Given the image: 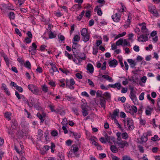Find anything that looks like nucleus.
Here are the masks:
<instances>
[{"instance_id": "1", "label": "nucleus", "mask_w": 160, "mask_h": 160, "mask_svg": "<svg viewBox=\"0 0 160 160\" xmlns=\"http://www.w3.org/2000/svg\"><path fill=\"white\" fill-rule=\"evenodd\" d=\"M123 122L125 128L127 130L132 131L134 129L133 122L132 119L128 118Z\"/></svg>"}, {"instance_id": "2", "label": "nucleus", "mask_w": 160, "mask_h": 160, "mask_svg": "<svg viewBox=\"0 0 160 160\" xmlns=\"http://www.w3.org/2000/svg\"><path fill=\"white\" fill-rule=\"evenodd\" d=\"M81 34L82 36V40L84 42H86L89 41L90 36L86 28H85L82 29Z\"/></svg>"}, {"instance_id": "3", "label": "nucleus", "mask_w": 160, "mask_h": 160, "mask_svg": "<svg viewBox=\"0 0 160 160\" xmlns=\"http://www.w3.org/2000/svg\"><path fill=\"white\" fill-rule=\"evenodd\" d=\"M28 88L33 93L35 94H38L39 92L38 88L33 84L28 85Z\"/></svg>"}, {"instance_id": "4", "label": "nucleus", "mask_w": 160, "mask_h": 160, "mask_svg": "<svg viewBox=\"0 0 160 160\" xmlns=\"http://www.w3.org/2000/svg\"><path fill=\"white\" fill-rule=\"evenodd\" d=\"M130 97L135 104L138 103V99L135 94L133 88L130 89Z\"/></svg>"}, {"instance_id": "5", "label": "nucleus", "mask_w": 160, "mask_h": 160, "mask_svg": "<svg viewBox=\"0 0 160 160\" xmlns=\"http://www.w3.org/2000/svg\"><path fill=\"white\" fill-rule=\"evenodd\" d=\"M66 87L68 88L71 89H73L74 88L73 85L75 84V82L72 78L71 79L70 81L68 79L66 80Z\"/></svg>"}, {"instance_id": "6", "label": "nucleus", "mask_w": 160, "mask_h": 160, "mask_svg": "<svg viewBox=\"0 0 160 160\" xmlns=\"http://www.w3.org/2000/svg\"><path fill=\"white\" fill-rule=\"evenodd\" d=\"M76 52H77L73 54L75 57L78 58L82 60L85 59V54L84 53L80 52L79 50H78Z\"/></svg>"}, {"instance_id": "7", "label": "nucleus", "mask_w": 160, "mask_h": 160, "mask_svg": "<svg viewBox=\"0 0 160 160\" xmlns=\"http://www.w3.org/2000/svg\"><path fill=\"white\" fill-rule=\"evenodd\" d=\"M115 143L118 145V146L120 148H123L126 146L128 145V143L125 141H121L120 142H117Z\"/></svg>"}, {"instance_id": "8", "label": "nucleus", "mask_w": 160, "mask_h": 160, "mask_svg": "<svg viewBox=\"0 0 160 160\" xmlns=\"http://www.w3.org/2000/svg\"><path fill=\"white\" fill-rule=\"evenodd\" d=\"M143 34L138 37V40L140 42H145L148 40V36Z\"/></svg>"}, {"instance_id": "9", "label": "nucleus", "mask_w": 160, "mask_h": 160, "mask_svg": "<svg viewBox=\"0 0 160 160\" xmlns=\"http://www.w3.org/2000/svg\"><path fill=\"white\" fill-rule=\"evenodd\" d=\"M119 112V111L118 109H116L113 111L112 114L111 113L110 115L111 119H114V120H115V119H116V117L118 116V115Z\"/></svg>"}, {"instance_id": "10", "label": "nucleus", "mask_w": 160, "mask_h": 160, "mask_svg": "<svg viewBox=\"0 0 160 160\" xmlns=\"http://www.w3.org/2000/svg\"><path fill=\"white\" fill-rule=\"evenodd\" d=\"M121 17L120 15L118 13H116L115 14L113 15L112 16V19L114 22H118L120 20Z\"/></svg>"}, {"instance_id": "11", "label": "nucleus", "mask_w": 160, "mask_h": 160, "mask_svg": "<svg viewBox=\"0 0 160 160\" xmlns=\"http://www.w3.org/2000/svg\"><path fill=\"white\" fill-rule=\"evenodd\" d=\"M49 147L48 145L44 146L42 148H40L41 153L42 154H44L49 149Z\"/></svg>"}, {"instance_id": "12", "label": "nucleus", "mask_w": 160, "mask_h": 160, "mask_svg": "<svg viewBox=\"0 0 160 160\" xmlns=\"http://www.w3.org/2000/svg\"><path fill=\"white\" fill-rule=\"evenodd\" d=\"M141 30L142 33L145 34L146 35H149V33L148 30L146 28V26L144 24H142L141 25Z\"/></svg>"}, {"instance_id": "13", "label": "nucleus", "mask_w": 160, "mask_h": 160, "mask_svg": "<svg viewBox=\"0 0 160 160\" xmlns=\"http://www.w3.org/2000/svg\"><path fill=\"white\" fill-rule=\"evenodd\" d=\"M108 86L112 88H117L118 90L120 89L122 87L121 84L119 82L113 84H109L108 85Z\"/></svg>"}, {"instance_id": "14", "label": "nucleus", "mask_w": 160, "mask_h": 160, "mask_svg": "<svg viewBox=\"0 0 160 160\" xmlns=\"http://www.w3.org/2000/svg\"><path fill=\"white\" fill-rule=\"evenodd\" d=\"M100 104L102 107L104 109L105 108V105L106 102L105 98L103 97H101L99 98Z\"/></svg>"}, {"instance_id": "15", "label": "nucleus", "mask_w": 160, "mask_h": 160, "mask_svg": "<svg viewBox=\"0 0 160 160\" xmlns=\"http://www.w3.org/2000/svg\"><path fill=\"white\" fill-rule=\"evenodd\" d=\"M153 110V108L149 106H148L145 108V113L147 115H150L152 112Z\"/></svg>"}, {"instance_id": "16", "label": "nucleus", "mask_w": 160, "mask_h": 160, "mask_svg": "<svg viewBox=\"0 0 160 160\" xmlns=\"http://www.w3.org/2000/svg\"><path fill=\"white\" fill-rule=\"evenodd\" d=\"M109 66L110 67H115L118 64V62L115 59L110 61L108 63Z\"/></svg>"}, {"instance_id": "17", "label": "nucleus", "mask_w": 160, "mask_h": 160, "mask_svg": "<svg viewBox=\"0 0 160 160\" xmlns=\"http://www.w3.org/2000/svg\"><path fill=\"white\" fill-rule=\"evenodd\" d=\"M127 61L130 64V67L131 68H133L136 64V62L135 61L132 59H128Z\"/></svg>"}, {"instance_id": "18", "label": "nucleus", "mask_w": 160, "mask_h": 160, "mask_svg": "<svg viewBox=\"0 0 160 160\" xmlns=\"http://www.w3.org/2000/svg\"><path fill=\"white\" fill-rule=\"evenodd\" d=\"M87 69L91 73H92L93 72V67L91 64L89 63L88 64L87 66Z\"/></svg>"}, {"instance_id": "19", "label": "nucleus", "mask_w": 160, "mask_h": 160, "mask_svg": "<svg viewBox=\"0 0 160 160\" xmlns=\"http://www.w3.org/2000/svg\"><path fill=\"white\" fill-rule=\"evenodd\" d=\"M27 104L29 107H31L33 106L34 104L33 98H30L29 100L28 101Z\"/></svg>"}, {"instance_id": "20", "label": "nucleus", "mask_w": 160, "mask_h": 160, "mask_svg": "<svg viewBox=\"0 0 160 160\" xmlns=\"http://www.w3.org/2000/svg\"><path fill=\"white\" fill-rule=\"evenodd\" d=\"M82 113L84 117L87 116L88 114V108L84 107H82Z\"/></svg>"}, {"instance_id": "21", "label": "nucleus", "mask_w": 160, "mask_h": 160, "mask_svg": "<svg viewBox=\"0 0 160 160\" xmlns=\"http://www.w3.org/2000/svg\"><path fill=\"white\" fill-rule=\"evenodd\" d=\"M37 47V46L35 43H32V46L29 47V52H31L32 51L35 50Z\"/></svg>"}, {"instance_id": "22", "label": "nucleus", "mask_w": 160, "mask_h": 160, "mask_svg": "<svg viewBox=\"0 0 160 160\" xmlns=\"http://www.w3.org/2000/svg\"><path fill=\"white\" fill-rule=\"evenodd\" d=\"M71 135L72 134V136L74 137V138L75 139H78L80 137V135L79 133H76L73 132H70Z\"/></svg>"}, {"instance_id": "23", "label": "nucleus", "mask_w": 160, "mask_h": 160, "mask_svg": "<svg viewBox=\"0 0 160 160\" xmlns=\"http://www.w3.org/2000/svg\"><path fill=\"white\" fill-rule=\"evenodd\" d=\"M73 42V45L72 46V50L73 52V54L75 52H76L78 50V49H77V44L76 43H75L74 42Z\"/></svg>"}, {"instance_id": "24", "label": "nucleus", "mask_w": 160, "mask_h": 160, "mask_svg": "<svg viewBox=\"0 0 160 160\" xmlns=\"http://www.w3.org/2000/svg\"><path fill=\"white\" fill-rule=\"evenodd\" d=\"M42 136V132L41 130H38V135L37 139L39 140H41Z\"/></svg>"}, {"instance_id": "25", "label": "nucleus", "mask_w": 160, "mask_h": 160, "mask_svg": "<svg viewBox=\"0 0 160 160\" xmlns=\"http://www.w3.org/2000/svg\"><path fill=\"white\" fill-rule=\"evenodd\" d=\"M102 77L108 81L109 82H112L113 81V79L111 78L107 75H103L102 76Z\"/></svg>"}, {"instance_id": "26", "label": "nucleus", "mask_w": 160, "mask_h": 160, "mask_svg": "<svg viewBox=\"0 0 160 160\" xmlns=\"http://www.w3.org/2000/svg\"><path fill=\"white\" fill-rule=\"evenodd\" d=\"M72 59L73 61L77 64H79L80 62L82 61L81 59L77 57H74V58L73 57Z\"/></svg>"}, {"instance_id": "27", "label": "nucleus", "mask_w": 160, "mask_h": 160, "mask_svg": "<svg viewBox=\"0 0 160 160\" xmlns=\"http://www.w3.org/2000/svg\"><path fill=\"white\" fill-rule=\"evenodd\" d=\"M37 116L40 119V122L43 123L44 122L43 118L45 117L44 115H41L40 113H38L37 115Z\"/></svg>"}, {"instance_id": "28", "label": "nucleus", "mask_w": 160, "mask_h": 160, "mask_svg": "<svg viewBox=\"0 0 160 160\" xmlns=\"http://www.w3.org/2000/svg\"><path fill=\"white\" fill-rule=\"evenodd\" d=\"M13 126H14L15 127H16L18 126L17 121L15 120H13L12 121L11 123V128H12V129H14Z\"/></svg>"}, {"instance_id": "29", "label": "nucleus", "mask_w": 160, "mask_h": 160, "mask_svg": "<svg viewBox=\"0 0 160 160\" xmlns=\"http://www.w3.org/2000/svg\"><path fill=\"white\" fill-rule=\"evenodd\" d=\"M58 71V69L55 66H52L51 69L50 70V72L52 75H53V73L55 72Z\"/></svg>"}, {"instance_id": "30", "label": "nucleus", "mask_w": 160, "mask_h": 160, "mask_svg": "<svg viewBox=\"0 0 160 160\" xmlns=\"http://www.w3.org/2000/svg\"><path fill=\"white\" fill-rule=\"evenodd\" d=\"M111 151L114 153H116L118 151V149L115 146L112 145L110 147Z\"/></svg>"}, {"instance_id": "31", "label": "nucleus", "mask_w": 160, "mask_h": 160, "mask_svg": "<svg viewBox=\"0 0 160 160\" xmlns=\"http://www.w3.org/2000/svg\"><path fill=\"white\" fill-rule=\"evenodd\" d=\"M107 142L110 143L111 141H112L114 142V143H115L116 142H115V139L114 137L113 136H109L108 138L107 139Z\"/></svg>"}, {"instance_id": "32", "label": "nucleus", "mask_w": 160, "mask_h": 160, "mask_svg": "<svg viewBox=\"0 0 160 160\" xmlns=\"http://www.w3.org/2000/svg\"><path fill=\"white\" fill-rule=\"evenodd\" d=\"M48 36L50 38H53L56 37V35L54 34L50 29L48 33Z\"/></svg>"}, {"instance_id": "33", "label": "nucleus", "mask_w": 160, "mask_h": 160, "mask_svg": "<svg viewBox=\"0 0 160 160\" xmlns=\"http://www.w3.org/2000/svg\"><path fill=\"white\" fill-rule=\"evenodd\" d=\"M126 32H123L121 33H120L116 36L115 38V40L118 39V38L122 37L126 34Z\"/></svg>"}, {"instance_id": "34", "label": "nucleus", "mask_w": 160, "mask_h": 160, "mask_svg": "<svg viewBox=\"0 0 160 160\" xmlns=\"http://www.w3.org/2000/svg\"><path fill=\"white\" fill-rule=\"evenodd\" d=\"M123 39L122 38H120L116 42V45H118V46L119 45H123Z\"/></svg>"}, {"instance_id": "35", "label": "nucleus", "mask_w": 160, "mask_h": 160, "mask_svg": "<svg viewBox=\"0 0 160 160\" xmlns=\"http://www.w3.org/2000/svg\"><path fill=\"white\" fill-rule=\"evenodd\" d=\"M80 39V37L79 35H75L72 39V42H78L79 41Z\"/></svg>"}, {"instance_id": "36", "label": "nucleus", "mask_w": 160, "mask_h": 160, "mask_svg": "<svg viewBox=\"0 0 160 160\" xmlns=\"http://www.w3.org/2000/svg\"><path fill=\"white\" fill-rule=\"evenodd\" d=\"M11 114L10 113L8 112H6L4 115V116L6 118L9 120L11 119Z\"/></svg>"}, {"instance_id": "37", "label": "nucleus", "mask_w": 160, "mask_h": 160, "mask_svg": "<svg viewBox=\"0 0 160 160\" xmlns=\"http://www.w3.org/2000/svg\"><path fill=\"white\" fill-rule=\"evenodd\" d=\"M9 17L10 19H14L15 17L14 13L12 12H10L9 15Z\"/></svg>"}, {"instance_id": "38", "label": "nucleus", "mask_w": 160, "mask_h": 160, "mask_svg": "<svg viewBox=\"0 0 160 160\" xmlns=\"http://www.w3.org/2000/svg\"><path fill=\"white\" fill-rule=\"evenodd\" d=\"M85 13V11H83L77 17V18L79 21H80L82 19Z\"/></svg>"}, {"instance_id": "39", "label": "nucleus", "mask_w": 160, "mask_h": 160, "mask_svg": "<svg viewBox=\"0 0 160 160\" xmlns=\"http://www.w3.org/2000/svg\"><path fill=\"white\" fill-rule=\"evenodd\" d=\"M118 101L122 102V103H124L126 100V98L125 97H118Z\"/></svg>"}, {"instance_id": "40", "label": "nucleus", "mask_w": 160, "mask_h": 160, "mask_svg": "<svg viewBox=\"0 0 160 160\" xmlns=\"http://www.w3.org/2000/svg\"><path fill=\"white\" fill-rule=\"evenodd\" d=\"M102 96L103 97L104 96L106 97L107 99L110 98H111V95L110 93L108 92H105L102 94Z\"/></svg>"}, {"instance_id": "41", "label": "nucleus", "mask_w": 160, "mask_h": 160, "mask_svg": "<svg viewBox=\"0 0 160 160\" xmlns=\"http://www.w3.org/2000/svg\"><path fill=\"white\" fill-rule=\"evenodd\" d=\"M123 45L124 46H130V44L129 42L127 41V39H123Z\"/></svg>"}, {"instance_id": "42", "label": "nucleus", "mask_w": 160, "mask_h": 160, "mask_svg": "<svg viewBox=\"0 0 160 160\" xmlns=\"http://www.w3.org/2000/svg\"><path fill=\"white\" fill-rule=\"evenodd\" d=\"M65 56L68 57V58L69 59H72L73 57L72 55H71L67 51H65Z\"/></svg>"}, {"instance_id": "43", "label": "nucleus", "mask_w": 160, "mask_h": 160, "mask_svg": "<svg viewBox=\"0 0 160 160\" xmlns=\"http://www.w3.org/2000/svg\"><path fill=\"white\" fill-rule=\"evenodd\" d=\"M121 136L122 138L124 139H127L128 138V135L126 132L122 133Z\"/></svg>"}, {"instance_id": "44", "label": "nucleus", "mask_w": 160, "mask_h": 160, "mask_svg": "<svg viewBox=\"0 0 160 160\" xmlns=\"http://www.w3.org/2000/svg\"><path fill=\"white\" fill-rule=\"evenodd\" d=\"M24 66L25 67L28 69L31 68V64L29 61H27L26 62V63L24 64Z\"/></svg>"}, {"instance_id": "45", "label": "nucleus", "mask_w": 160, "mask_h": 160, "mask_svg": "<svg viewBox=\"0 0 160 160\" xmlns=\"http://www.w3.org/2000/svg\"><path fill=\"white\" fill-rule=\"evenodd\" d=\"M72 150L74 152H77L78 150V148L76 145H73L72 146Z\"/></svg>"}, {"instance_id": "46", "label": "nucleus", "mask_w": 160, "mask_h": 160, "mask_svg": "<svg viewBox=\"0 0 160 160\" xmlns=\"http://www.w3.org/2000/svg\"><path fill=\"white\" fill-rule=\"evenodd\" d=\"M96 95L98 97H99L100 98L101 97H103L102 96V92L101 91H98L96 92Z\"/></svg>"}, {"instance_id": "47", "label": "nucleus", "mask_w": 160, "mask_h": 160, "mask_svg": "<svg viewBox=\"0 0 160 160\" xmlns=\"http://www.w3.org/2000/svg\"><path fill=\"white\" fill-rule=\"evenodd\" d=\"M67 99L69 101H73L75 100V98L72 96H66Z\"/></svg>"}, {"instance_id": "48", "label": "nucleus", "mask_w": 160, "mask_h": 160, "mask_svg": "<svg viewBox=\"0 0 160 160\" xmlns=\"http://www.w3.org/2000/svg\"><path fill=\"white\" fill-rule=\"evenodd\" d=\"M42 90L44 92H46L48 91V89L46 85H43L42 86Z\"/></svg>"}, {"instance_id": "49", "label": "nucleus", "mask_w": 160, "mask_h": 160, "mask_svg": "<svg viewBox=\"0 0 160 160\" xmlns=\"http://www.w3.org/2000/svg\"><path fill=\"white\" fill-rule=\"evenodd\" d=\"M144 92H142L141 93L140 95H139V99L140 101H142L144 99Z\"/></svg>"}, {"instance_id": "50", "label": "nucleus", "mask_w": 160, "mask_h": 160, "mask_svg": "<svg viewBox=\"0 0 160 160\" xmlns=\"http://www.w3.org/2000/svg\"><path fill=\"white\" fill-rule=\"evenodd\" d=\"M114 123L121 130L122 129V127L121 126L120 124L119 123L118 121L116 119H115Z\"/></svg>"}, {"instance_id": "51", "label": "nucleus", "mask_w": 160, "mask_h": 160, "mask_svg": "<svg viewBox=\"0 0 160 160\" xmlns=\"http://www.w3.org/2000/svg\"><path fill=\"white\" fill-rule=\"evenodd\" d=\"M158 138V136L157 135H154V137L151 138V139L153 141H156L159 140Z\"/></svg>"}, {"instance_id": "52", "label": "nucleus", "mask_w": 160, "mask_h": 160, "mask_svg": "<svg viewBox=\"0 0 160 160\" xmlns=\"http://www.w3.org/2000/svg\"><path fill=\"white\" fill-rule=\"evenodd\" d=\"M31 39L32 38L27 37L25 38L24 41L27 43H29L31 42Z\"/></svg>"}, {"instance_id": "53", "label": "nucleus", "mask_w": 160, "mask_h": 160, "mask_svg": "<svg viewBox=\"0 0 160 160\" xmlns=\"http://www.w3.org/2000/svg\"><path fill=\"white\" fill-rule=\"evenodd\" d=\"M100 141L103 143H106L107 142L106 139L103 137H102L99 139Z\"/></svg>"}, {"instance_id": "54", "label": "nucleus", "mask_w": 160, "mask_h": 160, "mask_svg": "<svg viewBox=\"0 0 160 160\" xmlns=\"http://www.w3.org/2000/svg\"><path fill=\"white\" fill-rule=\"evenodd\" d=\"M147 99L151 101L152 103L153 104L154 103V100L151 98L150 94H147Z\"/></svg>"}, {"instance_id": "55", "label": "nucleus", "mask_w": 160, "mask_h": 160, "mask_svg": "<svg viewBox=\"0 0 160 160\" xmlns=\"http://www.w3.org/2000/svg\"><path fill=\"white\" fill-rule=\"evenodd\" d=\"M122 160H133L129 156H124L122 157Z\"/></svg>"}, {"instance_id": "56", "label": "nucleus", "mask_w": 160, "mask_h": 160, "mask_svg": "<svg viewBox=\"0 0 160 160\" xmlns=\"http://www.w3.org/2000/svg\"><path fill=\"white\" fill-rule=\"evenodd\" d=\"M58 38L61 41H63L65 40L64 37L61 35H58Z\"/></svg>"}, {"instance_id": "57", "label": "nucleus", "mask_w": 160, "mask_h": 160, "mask_svg": "<svg viewBox=\"0 0 160 160\" xmlns=\"http://www.w3.org/2000/svg\"><path fill=\"white\" fill-rule=\"evenodd\" d=\"M68 124V120L66 118H64L63 119L62 122V124L64 125L65 124Z\"/></svg>"}, {"instance_id": "58", "label": "nucleus", "mask_w": 160, "mask_h": 160, "mask_svg": "<svg viewBox=\"0 0 160 160\" xmlns=\"http://www.w3.org/2000/svg\"><path fill=\"white\" fill-rule=\"evenodd\" d=\"M49 107L52 111V112H55L57 113H58L57 111L56 110H55L54 109V106L53 105H50L49 106Z\"/></svg>"}, {"instance_id": "59", "label": "nucleus", "mask_w": 160, "mask_h": 160, "mask_svg": "<svg viewBox=\"0 0 160 160\" xmlns=\"http://www.w3.org/2000/svg\"><path fill=\"white\" fill-rule=\"evenodd\" d=\"M152 13L153 15L154 16L157 17H158L159 16V14L156 10L155 11H152Z\"/></svg>"}, {"instance_id": "60", "label": "nucleus", "mask_w": 160, "mask_h": 160, "mask_svg": "<svg viewBox=\"0 0 160 160\" xmlns=\"http://www.w3.org/2000/svg\"><path fill=\"white\" fill-rule=\"evenodd\" d=\"M149 9L151 13H152V11L156 10V7L153 5H152L151 7H149Z\"/></svg>"}, {"instance_id": "61", "label": "nucleus", "mask_w": 160, "mask_h": 160, "mask_svg": "<svg viewBox=\"0 0 160 160\" xmlns=\"http://www.w3.org/2000/svg\"><path fill=\"white\" fill-rule=\"evenodd\" d=\"M97 14L99 16H101L102 14V11L101 9L100 8L97 9Z\"/></svg>"}, {"instance_id": "62", "label": "nucleus", "mask_w": 160, "mask_h": 160, "mask_svg": "<svg viewBox=\"0 0 160 160\" xmlns=\"http://www.w3.org/2000/svg\"><path fill=\"white\" fill-rule=\"evenodd\" d=\"M107 64L106 62H104L102 64V66L101 67V69L102 70H105L106 69V65Z\"/></svg>"}, {"instance_id": "63", "label": "nucleus", "mask_w": 160, "mask_h": 160, "mask_svg": "<svg viewBox=\"0 0 160 160\" xmlns=\"http://www.w3.org/2000/svg\"><path fill=\"white\" fill-rule=\"evenodd\" d=\"M16 89L18 90V91L20 92H22L23 91L22 88L21 87L18 86H17L16 87Z\"/></svg>"}, {"instance_id": "64", "label": "nucleus", "mask_w": 160, "mask_h": 160, "mask_svg": "<svg viewBox=\"0 0 160 160\" xmlns=\"http://www.w3.org/2000/svg\"><path fill=\"white\" fill-rule=\"evenodd\" d=\"M131 109H132L133 112L136 113L137 112V109L136 106H132Z\"/></svg>"}]
</instances>
